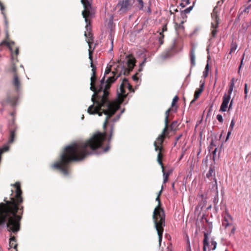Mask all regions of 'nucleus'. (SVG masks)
Returning <instances> with one entry per match:
<instances>
[{
  "mask_svg": "<svg viewBox=\"0 0 251 251\" xmlns=\"http://www.w3.org/2000/svg\"><path fill=\"white\" fill-rule=\"evenodd\" d=\"M113 130L112 125L109 138H107L106 133L98 132L85 142H75L67 146L61 153L59 160L52 167L59 170L64 176H68L69 174V164L72 161L82 160L88 155L93 153L97 149H101L103 152L109 150Z\"/></svg>",
  "mask_w": 251,
  "mask_h": 251,
  "instance_id": "obj_1",
  "label": "nucleus"
},
{
  "mask_svg": "<svg viewBox=\"0 0 251 251\" xmlns=\"http://www.w3.org/2000/svg\"><path fill=\"white\" fill-rule=\"evenodd\" d=\"M14 186L16 188L15 195L10 198V201H6L5 203H0V228L6 227L10 233L9 246L13 248L11 251H17L16 239L15 236H11V232L16 233L19 231V221L22 217L17 214H22L23 212V206H20L23 201L20 183L17 182Z\"/></svg>",
  "mask_w": 251,
  "mask_h": 251,
  "instance_id": "obj_2",
  "label": "nucleus"
},
{
  "mask_svg": "<svg viewBox=\"0 0 251 251\" xmlns=\"http://www.w3.org/2000/svg\"><path fill=\"white\" fill-rule=\"evenodd\" d=\"M163 189L162 186L161 190L159 192L156 201H158V205L155 208L152 215L154 227L157 231L159 243L160 246L162 239V235L164 231V227L165 226V215L163 209L160 207V201L159 197Z\"/></svg>",
  "mask_w": 251,
  "mask_h": 251,
  "instance_id": "obj_3",
  "label": "nucleus"
},
{
  "mask_svg": "<svg viewBox=\"0 0 251 251\" xmlns=\"http://www.w3.org/2000/svg\"><path fill=\"white\" fill-rule=\"evenodd\" d=\"M211 17L213 20V22H211V33L210 39L215 37L218 32L217 28L218 27L219 23V19L215 8L214 9L213 12L211 14Z\"/></svg>",
  "mask_w": 251,
  "mask_h": 251,
  "instance_id": "obj_4",
  "label": "nucleus"
},
{
  "mask_svg": "<svg viewBox=\"0 0 251 251\" xmlns=\"http://www.w3.org/2000/svg\"><path fill=\"white\" fill-rule=\"evenodd\" d=\"M162 154L159 152L157 154V162L160 164L162 168V171L163 176V183L165 184L168 180V177L172 173L171 171H168L167 172H165L164 171V167L162 161Z\"/></svg>",
  "mask_w": 251,
  "mask_h": 251,
  "instance_id": "obj_5",
  "label": "nucleus"
},
{
  "mask_svg": "<svg viewBox=\"0 0 251 251\" xmlns=\"http://www.w3.org/2000/svg\"><path fill=\"white\" fill-rule=\"evenodd\" d=\"M129 5V0H120L117 6L120 7L119 12L123 13L128 10Z\"/></svg>",
  "mask_w": 251,
  "mask_h": 251,
  "instance_id": "obj_6",
  "label": "nucleus"
},
{
  "mask_svg": "<svg viewBox=\"0 0 251 251\" xmlns=\"http://www.w3.org/2000/svg\"><path fill=\"white\" fill-rule=\"evenodd\" d=\"M211 232V230L207 231L206 232H204V239L203 241V251H210V244L209 243V235L210 234Z\"/></svg>",
  "mask_w": 251,
  "mask_h": 251,
  "instance_id": "obj_7",
  "label": "nucleus"
},
{
  "mask_svg": "<svg viewBox=\"0 0 251 251\" xmlns=\"http://www.w3.org/2000/svg\"><path fill=\"white\" fill-rule=\"evenodd\" d=\"M165 137H163V135H159L156 139V141L154 142V146L155 147V151H159L158 153L160 152L161 153V150H162V144L164 141Z\"/></svg>",
  "mask_w": 251,
  "mask_h": 251,
  "instance_id": "obj_8",
  "label": "nucleus"
},
{
  "mask_svg": "<svg viewBox=\"0 0 251 251\" xmlns=\"http://www.w3.org/2000/svg\"><path fill=\"white\" fill-rule=\"evenodd\" d=\"M230 99V96L225 94L223 98V101L220 106V111L221 112H225L226 111L228 104Z\"/></svg>",
  "mask_w": 251,
  "mask_h": 251,
  "instance_id": "obj_9",
  "label": "nucleus"
},
{
  "mask_svg": "<svg viewBox=\"0 0 251 251\" xmlns=\"http://www.w3.org/2000/svg\"><path fill=\"white\" fill-rule=\"evenodd\" d=\"M147 61V58L145 57L144 58V60L142 61V62L140 64L139 68L138 70V72L136 73L134 75L132 76V79L133 80L137 82L139 80V76H141V74H140V72H141L143 71V67L145 65V63Z\"/></svg>",
  "mask_w": 251,
  "mask_h": 251,
  "instance_id": "obj_10",
  "label": "nucleus"
},
{
  "mask_svg": "<svg viewBox=\"0 0 251 251\" xmlns=\"http://www.w3.org/2000/svg\"><path fill=\"white\" fill-rule=\"evenodd\" d=\"M178 52V50H176V41L174 40L173 42V44L170 49L168 51L167 53H165V55L163 56V58H167L169 57L170 56L173 55L175 53Z\"/></svg>",
  "mask_w": 251,
  "mask_h": 251,
  "instance_id": "obj_11",
  "label": "nucleus"
},
{
  "mask_svg": "<svg viewBox=\"0 0 251 251\" xmlns=\"http://www.w3.org/2000/svg\"><path fill=\"white\" fill-rule=\"evenodd\" d=\"M201 85L199 88H198L195 92L194 94V98L191 101V103H193L199 97L200 94L202 93L203 90V86H204V82H202L201 81H200Z\"/></svg>",
  "mask_w": 251,
  "mask_h": 251,
  "instance_id": "obj_12",
  "label": "nucleus"
},
{
  "mask_svg": "<svg viewBox=\"0 0 251 251\" xmlns=\"http://www.w3.org/2000/svg\"><path fill=\"white\" fill-rule=\"evenodd\" d=\"M17 101V98L15 96L8 97L5 100L2 101L1 103L2 105L5 104L6 103H10L12 105L14 106L16 104Z\"/></svg>",
  "mask_w": 251,
  "mask_h": 251,
  "instance_id": "obj_13",
  "label": "nucleus"
},
{
  "mask_svg": "<svg viewBox=\"0 0 251 251\" xmlns=\"http://www.w3.org/2000/svg\"><path fill=\"white\" fill-rule=\"evenodd\" d=\"M1 44L6 45L9 48V50L11 51V59L12 60H13L14 59V58L13 51V49L12 48V45H14V42H13V41L9 42L7 40H4L1 42Z\"/></svg>",
  "mask_w": 251,
  "mask_h": 251,
  "instance_id": "obj_14",
  "label": "nucleus"
},
{
  "mask_svg": "<svg viewBox=\"0 0 251 251\" xmlns=\"http://www.w3.org/2000/svg\"><path fill=\"white\" fill-rule=\"evenodd\" d=\"M12 84L16 88L17 91H18L20 87V81L17 73H15L13 75Z\"/></svg>",
  "mask_w": 251,
  "mask_h": 251,
  "instance_id": "obj_15",
  "label": "nucleus"
},
{
  "mask_svg": "<svg viewBox=\"0 0 251 251\" xmlns=\"http://www.w3.org/2000/svg\"><path fill=\"white\" fill-rule=\"evenodd\" d=\"M190 62L191 67H193L195 66V48L192 47L191 49L190 52Z\"/></svg>",
  "mask_w": 251,
  "mask_h": 251,
  "instance_id": "obj_16",
  "label": "nucleus"
},
{
  "mask_svg": "<svg viewBox=\"0 0 251 251\" xmlns=\"http://www.w3.org/2000/svg\"><path fill=\"white\" fill-rule=\"evenodd\" d=\"M16 130V128H15V129L10 128V129L9 138V140L8 141V143L9 144H11L13 142V141L14 140L15 136Z\"/></svg>",
  "mask_w": 251,
  "mask_h": 251,
  "instance_id": "obj_17",
  "label": "nucleus"
},
{
  "mask_svg": "<svg viewBox=\"0 0 251 251\" xmlns=\"http://www.w3.org/2000/svg\"><path fill=\"white\" fill-rule=\"evenodd\" d=\"M209 243L210 244V250H215L217 247V242L214 240L213 238H209Z\"/></svg>",
  "mask_w": 251,
  "mask_h": 251,
  "instance_id": "obj_18",
  "label": "nucleus"
},
{
  "mask_svg": "<svg viewBox=\"0 0 251 251\" xmlns=\"http://www.w3.org/2000/svg\"><path fill=\"white\" fill-rule=\"evenodd\" d=\"M215 173L214 172V167L210 166L209 169L208 173L206 174V177L210 178V177L214 176L215 177Z\"/></svg>",
  "mask_w": 251,
  "mask_h": 251,
  "instance_id": "obj_19",
  "label": "nucleus"
},
{
  "mask_svg": "<svg viewBox=\"0 0 251 251\" xmlns=\"http://www.w3.org/2000/svg\"><path fill=\"white\" fill-rule=\"evenodd\" d=\"M237 48V44L234 42H232L231 44V49L227 56V58H229V55L231 54L233 51H235Z\"/></svg>",
  "mask_w": 251,
  "mask_h": 251,
  "instance_id": "obj_20",
  "label": "nucleus"
},
{
  "mask_svg": "<svg viewBox=\"0 0 251 251\" xmlns=\"http://www.w3.org/2000/svg\"><path fill=\"white\" fill-rule=\"evenodd\" d=\"M213 180H214V183L212 184L211 189H212V190L214 191L216 194H218V185H217V182L216 178L214 177Z\"/></svg>",
  "mask_w": 251,
  "mask_h": 251,
  "instance_id": "obj_21",
  "label": "nucleus"
},
{
  "mask_svg": "<svg viewBox=\"0 0 251 251\" xmlns=\"http://www.w3.org/2000/svg\"><path fill=\"white\" fill-rule=\"evenodd\" d=\"M168 125H169V122L167 121L165 122V127L164 129H163V131L162 132V133L160 135H163V137H165V134L166 133L168 132Z\"/></svg>",
  "mask_w": 251,
  "mask_h": 251,
  "instance_id": "obj_22",
  "label": "nucleus"
},
{
  "mask_svg": "<svg viewBox=\"0 0 251 251\" xmlns=\"http://www.w3.org/2000/svg\"><path fill=\"white\" fill-rule=\"evenodd\" d=\"M251 7V5H249L248 6L246 7V8H245L243 11H241V12L238 15V18H239V17L240 16H241V15L243 14V13H249V9H250Z\"/></svg>",
  "mask_w": 251,
  "mask_h": 251,
  "instance_id": "obj_23",
  "label": "nucleus"
},
{
  "mask_svg": "<svg viewBox=\"0 0 251 251\" xmlns=\"http://www.w3.org/2000/svg\"><path fill=\"white\" fill-rule=\"evenodd\" d=\"M209 70V65L208 64H207V65L205 66V70L203 72V76L204 77H206L208 75V72Z\"/></svg>",
  "mask_w": 251,
  "mask_h": 251,
  "instance_id": "obj_24",
  "label": "nucleus"
},
{
  "mask_svg": "<svg viewBox=\"0 0 251 251\" xmlns=\"http://www.w3.org/2000/svg\"><path fill=\"white\" fill-rule=\"evenodd\" d=\"M16 67L14 63H13L11 66V68L10 69V72L12 73L13 74V75L15 73H16Z\"/></svg>",
  "mask_w": 251,
  "mask_h": 251,
  "instance_id": "obj_25",
  "label": "nucleus"
},
{
  "mask_svg": "<svg viewBox=\"0 0 251 251\" xmlns=\"http://www.w3.org/2000/svg\"><path fill=\"white\" fill-rule=\"evenodd\" d=\"M0 9L1 11V14L3 16L4 18L6 19V15H5L4 12L5 7H4V6H3V4L1 2L0 3Z\"/></svg>",
  "mask_w": 251,
  "mask_h": 251,
  "instance_id": "obj_26",
  "label": "nucleus"
},
{
  "mask_svg": "<svg viewBox=\"0 0 251 251\" xmlns=\"http://www.w3.org/2000/svg\"><path fill=\"white\" fill-rule=\"evenodd\" d=\"M171 108H169L165 112V122H166L168 121L169 122V113L171 111Z\"/></svg>",
  "mask_w": 251,
  "mask_h": 251,
  "instance_id": "obj_27",
  "label": "nucleus"
},
{
  "mask_svg": "<svg viewBox=\"0 0 251 251\" xmlns=\"http://www.w3.org/2000/svg\"><path fill=\"white\" fill-rule=\"evenodd\" d=\"M160 37H159V42L160 45H162L163 44V38H164V35L163 34H162L161 33H160Z\"/></svg>",
  "mask_w": 251,
  "mask_h": 251,
  "instance_id": "obj_28",
  "label": "nucleus"
},
{
  "mask_svg": "<svg viewBox=\"0 0 251 251\" xmlns=\"http://www.w3.org/2000/svg\"><path fill=\"white\" fill-rule=\"evenodd\" d=\"M177 122L176 121H173L170 127L172 130H173L177 126Z\"/></svg>",
  "mask_w": 251,
  "mask_h": 251,
  "instance_id": "obj_29",
  "label": "nucleus"
},
{
  "mask_svg": "<svg viewBox=\"0 0 251 251\" xmlns=\"http://www.w3.org/2000/svg\"><path fill=\"white\" fill-rule=\"evenodd\" d=\"M217 119L218 120V121L220 123H222L223 122V118L222 115L221 114H218L217 115Z\"/></svg>",
  "mask_w": 251,
  "mask_h": 251,
  "instance_id": "obj_30",
  "label": "nucleus"
},
{
  "mask_svg": "<svg viewBox=\"0 0 251 251\" xmlns=\"http://www.w3.org/2000/svg\"><path fill=\"white\" fill-rule=\"evenodd\" d=\"M248 88H247V84L246 83L245 84V88H244V93H245V98L246 99L248 96Z\"/></svg>",
  "mask_w": 251,
  "mask_h": 251,
  "instance_id": "obj_31",
  "label": "nucleus"
},
{
  "mask_svg": "<svg viewBox=\"0 0 251 251\" xmlns=\"http://www.w3.org/2000/svg\"><path fill=\"white\" fill-rule=\"evenodd\" d=\"M223 226H225L226 227L229 225L228 221L227 219L225 217L224 218V221L223 222Z\"/></svg>",
  "mask_w": 251,
  "mask_h": 251,
  "instance_id": "obj_32",
  "label": "nucleus"
},
{
  "mask_svg": "<svg viewBox=\"0 0 251 251\" xmlns=\"http://www.w3.org/2000/svg\"><path fill=\"white\" fill-rule=\"evenodd\" d=\"M178 100V97H177V96H176L174 98V99H173V101H172V106H173L175 105V103H176V101H177Z\"/></svg>",
  "mask_w": 251,
  "mask_h": 251,
  "instance_id": "obj_33",
  "label": "nucleus"
},
{
  "mask_svg": "<svg viewBox=\"0 0 251 251\" xmlns=\"http://www.w3.org/2000/svg\"><path fill=\"white\" fill-rule=\"evenodd\" d=\"M138 2L140 4L139 9H142L144 7V2L142 0H137Z\"/></svg>",
  "mask_w": 251,
  "mask_h": 251,
  "instance_id": "obj_34",
  "label": "nucleus"
},
{
  "mask_svg": "<svg viewBox=\"0 0 251 251\" xmlns=\"http://www.w3.org/2000/svg\"><path fill=\"white\" fill-rule=\"evenodd\" d=\"M193 6H191L188 8H187L186 9H185L184 10V12L185 13H189L193 9Z\"/></svg>",
  "mask_w": 251,
  "mask_h": 251,
  "instance_id": "obj_35",
  "label": "nucleus"
},
{
  "mask_svg": "<svg viewBox=\"0 0 251 251\" xmlns=\"http://www.w3.org/2000/svg\"><path fill=\"white\" fill-rule=\"evenodd\" d=\"M234 125H235V122H234V120H232L230 123L229 129L233 130Z\"/></svg>",
  "mask_w": 251,
  "mask_h": 251,
  "instance_id": "obj_36",
  "label": "nucleus"
},
{
  "mask_svg": "<svg viewBox=\"0 0 251 251\" xmlns=\"http://www.w3.org/2000/svg\"><path fill=\"white\" fill-rule=\"evenodd\" d=\"M181 136H182V134H180L176 137V142L175 143V146L177 142L179 140V139L181 137Z\"/></svg>",
  "mask_w": 251,
  "mask_h": 251,
  "instance_id": "obj_37",
  "label": "nucleus"
},
{
  "mask_svg": "<svg viewBox=\"0 0 251 251\" xmlns=\"http://www.w3.org/2000/svg\"><path fill=\"white\" fill-rule=\"evenodd\" d=\"M233 90L231 88H229V89H228V94H227V95H229L230 96L232 91H233Z\"/></svg>",
  "mask_w": 251,
  "mask_h": 251,
  "instance_id": "obj_38",
  "label": "nucleus"
},
{
  "mask_svg": "<svg viewBox=\"0 0 251 251\" xmlns=\"http://www.w3.org/2000/svg\"><path fill=\"white\" fill-rule=\"evenodd\" d=\"M232 103H233V100H232L230 102V103H229V105L228 106V110H230V109H231Z\"/></svg>",
  "mask_w": 251,
  "mask_h": 251,
  "instance_id": "obj_39",
  "label": "nucleus"
},
{
  "mask_svg": "<svg viewBox=\"0 0 251 251\" xmlns=\"http://www.w3.org/2000/svg\"><path fill=\"white\" fill-rule=\"evenodd\" d=\"M167 30V26L166 25H164L162 28V32H161L162 34H163V32Z\"/></svg>",
  "mask_w": 251,
  "mask_h": 251,
  "instance_id": "obj_40",
  "label": "nucleus"
},
{
  "mask_svg": "<svg viewBox=\"0 0 251 251\" xmlns=\"http://www.w3.org/2000/svg\"><path fill=\"white\" fill-rule=\"evenodd\" d=\"M244 56H245V53H244L243 55V57H242V59L241 60L240 66H242L243 65V60H244Z\"/></svg>",
  "mask_w": 251,
  "mask_h": 251,
  "instance_id": "obj_41",
  "label": "nucleus"
},
{
  "mask_svg": "<svg viewBox=\"0 0 251 251\" xmlns=\"http://www.w3.org/2000/svg\"><path fill=\"white\" fill-rule=\"evenodd\" d=\"M232 131V130L228 129V131L227 134V138L229 136V135L231 134Z\"/></svg>",
  "mask_w": 251,
  "mask_h": 251,
  "instance_id": "obj_42",
  "label": "nucleus"
},
{
  "mask_svg": "<svg viewBox=\"0 0 251 251\" xmlns=\"http://www.w3.org/2000/svg\"><path fill=\"white\" fill-rule=\"evenodd\" d=\"M182 1L184 2H185L186 4H190V0H182Z\"/></svg>",
  "mask_w": 251,
  "mask_h": 251,
  "instance_id": "obj_43",
  "label": "nucleus"
},
{
  "mask_svg": "<svg viewBox=\"0 0 251 251\" xmlns=\"http://www.w3.org/2000/svg\"><path fill=\"white\" fill-rule=\"evenodd\" d=\"M234 86V83L230 82L229 88H231L232 89H233Z\"/></svg>",
  "mask_w": 251,
  "mask_h": 251,
  "instance_id": "obj_44",
  "label": "nucleus"
},
{
  "mask_svg": "<svg viewBox=\"0 0 251 251\" xmlns=\"http://www.w3.org/2000/svg\"><path fill=\"white\" fill-rule=\"evenodd\" d=\"M234 86V83L230 82L229 88H231L232 89H233Z\"/></svg>",
  "mask_w": 251,
  "mask_h": 251,
  "instance_id": "obj_45",
  "label": "nucleus"
},
{
  "mask_svg": "<svg viewBox=\"0 0 251 251\" xmlns=\"http://www.w3.org/2000/svg\"><path fill=\"white\" fill-rule=\"evenodd\" d=\"M235 228L234 227H233L231 230V233L234 234L235 232Z\"/></svg>",
  "mask_w": 251,
  "mask_h": 251,
  "instance_id": "obj_46",
  "label": "nucleus"
},
{
  "mask_svg": "<svg viewBox=\"0 0 251 251\" xmlns=\"http://www.w3.org/2000/svg\"><path fill=\"white\" fill-rule=\"evenodd\" d=\"M15 53L16 55L18 54V53H19V48H16V50H15Z\"/></svg>",
  "mask_w": 251,
  "mask_h": 251,
  "instance_id": "obj_47",
  "label": "nucleus"
},
{
  "mask_svg": "<svg viewBox=\"0 0 251 251\" xmlns=\"http://www.w3.org/2000/svg\"><path fill=\"white\" fill-rule=\"evenodd\" d=\"M122 82H128V80L126 78L123 79Z\"/></svg>",
  "mask_w": 251,
  "mask_h": 251,
  "instance_id": "obj_48",
  "label": "nucleus"
},
{
  "mask_svg": "<svg viewBox=\"0 0 251 251\" xmlns=\"http://www.w3.org/2000/svg\"><path fill=\"white\" fill-rule=\"evenodd\" d=\"M4 20H5V25H7L8 23H7V20H6V19H4Z\"/></svg>",
  "mask_w": 251,
  "mask_h": 251,
  "instance_id": "obj_49",
  "label": "nucleus"
},
{
  "mask_svg": "<svg viewBox=\"0 0 251 251\" xmlns=\"http://www.w3.org/2000/svg\"><path fill=\"white\" fill-rule=\"evenodd\" d=\"M241 67H242V66H239V71H238V73H239V72H240V69H241Z\"/></svg>",
  "mask_w": 251,
  "mask_h": 251,
  "instance_id": "obj_50",
  "label": "nucleus"
},
{
  "mask_svg": "<svg viewBox=\"0 0 251 251\" xmlns=\"http://www.w3.org/2000/svg\"><path fill=\"white\" fill-rule=\"evenodd\" d=\"M217 149H215V150L213 151V154H215L216 152Z\"/></svg>",
  "mask_w": 251,
  "mask_h": 251,
  "instance_id": "obj_51",
  "label": "nucleus"
},
{
  "mask_svg": "<svg viewBox=\"0 0 251 251\" xmlns=\"http://www.w3.org/2000/svg\"><path fill=\"white\" fill-rule=\"evenodd\" d=\"M148 12H149V13H151V9H150V7H149V8H148Z\"/></svg>",
  "mask_w": 251,
  "mask_h": 251,
  "instance_id": "obj_52",
  "label": "nucleus"
},
{
  "mask_svg": "<svg viewBox=\"0 0 251 251\" xmlns=\"http://www.w3.org/2000/svg\"><path fill=\"white\" fill-rule=\"evenodd\" d=\"M113 40H111V45H112V48H113ZM112 49V48H111V50Z\"/></svg>",
  "mask_w": 251,
  "mask_h": 251,
  "instance_id": "obj_53",
  "label": "nucleus"
},
{
  "mask_svg": "<svg viewBox=\"0 0 251 251\" xmlns=\"http://www.w3.org/2000/svg\"><path fill=\"white\" fill-rule=\"evenodd\" d=\"M230 82H234V79L233 78L231 79Z\"/></svg>",
  "mask_w": 251,
  "mask_h": 251,
  "instance_id": "obj_54",
  "label": "nucleus"
},
{
  "mask_svg": "<svg viewBox=\"0 0 251 251\" xmlns=\"http://www.w3.org/2000/svg\"><path fill=\"white\" fill-rule=\"evenodd\" d=\"M84 115H82V117H81V119L83 120L84 119Z\"/></svg>",
  "mask_w": 251,
  "mask_h": 251,
  "instance_id": "obj_55",
  "label": "nucleus"
},
{
  "mask_svg": "<svg viewBox=\"0 0 251 251\" xmlns=\"http://www.w3.org/2000/svg\"><path fill=\"white\" fill-rule=\"evenodd\" d=\"M172 187L174 188V183H173L172 184Z\"/></svg>",
  "mask_w": 251,
  "mask_h": 251,
  "instance_id": "obj_56",
  "label": "nucleus"
},
{
  "mask_svg": "<svg viewBox=\"0 0 251 251\" xmlns=\"http://www.w3.org/2000/svg\"><path fill=\"white\" fill-rule=\"evenodd\" d=\"M182 156H183V155H181L180 159L182 157Z\"/></svg>",
  "mask_w": 251,
  "mask_h": 251,
  "instance_id": "obj_57",
  "label": "nucleus"
},
{
  "mask_svg": "<svg viewBox=\"0 0 251 251\" xmlns=\"http://www.w3.org/2000/svg\"><path fill=\"white\" fill-rule=\"evenodd\" d=\"M0 2H1L0 1Z\"/></svg>",
  "mask_w": 251,
  "mask_h": 251,
  "instance_id": "obj_58",
  "label": "nucleus"
}]
</instances>
